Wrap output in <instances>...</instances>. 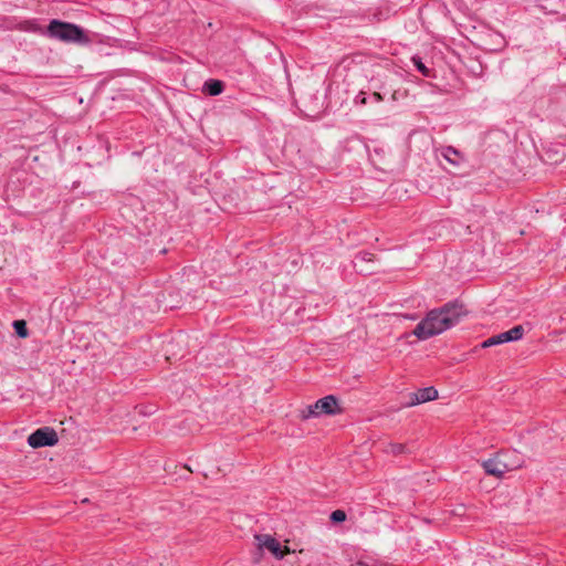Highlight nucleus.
Returning <instances> with one entry per match:
<instances>
[{
    "label": "nucleus",
    "instance_id": "nucleus-10",
    "mask_svg": "<svg viewBox=\"0 0 566 566\" xmlns=\"http://www.w3.org/2000/svg\"><path fill=\"white\" fill-rule=\"evenodd\" d=\"M374 261H375V255L373 253L359 252L355 255V259L353 262H354L355 269L358 270L359 272H368L369 270L365 269L363 266V264L366 262H374Z\"/></svg>",
    "mask_w": 566,
    "mask_h": 566
},
{
    "label": "nucleus",
    "instance_id": "nucleus-17",
    "mask_svg": "<svg viewBox=\"0 0 566 566\" xmlns=\"http://www.w3.org/2000/svg\"><path fill=\"white\" fill-rule=\"evenodd\" d=\"M353 566H368V565H367V564H365V563H363V562H358V563H356V564H355V565H353Z\"/></svg>",
    "mask_w": 566,
    "mask_h": 566
},
{
    "label": "nucleus",
    "instance_id": "nucleus-14",
    "mask_svg": "<svg viewBox=\"0 0 566 566\" xmlns=\"http://www.w3.org/2000/svg\"><path fill=\"white\" fill-rule=\"evenodd\" d=\"M406 450V447L401 443H390L387 452L392 453L395 455L403 453Z\"/></svg>",
    "mask_w": 566,
    "mask_h": 566
},
{
    "label": "nucleus",
    "instance_id": "nucleus-5",
    "mask_svg": "<svg viewBox=\"0 0 566 566\" xmlns=\"http://www.w3.org/2000/svg\"><path fill=\"white\" fill-rule=\"evenodd\" d=\"M254 539L256 542L259 553L268 551L276 559H282L285 554L290 553V549L286 546L283 547L281 543L270 534H255Z\"/></svg>",
    "mask_w": 566,
    "mask_h": 566
},
{
    "label": "nucleus",
    "instance_id": "nucleus-6",
    "mask_svg": "<svg viewBox=\"0 0 566 566\" xmlns=\"http://www.w3.org/2000/svg\"><path fill=\"white\" fill-rule=\"evenodd\" d=\"M57 433L51 427L39 428L28 437L29 446L34 449L42 447H53L57 443Z\"/></svg>",
    "mask_w": 566,
    "mask_h": 566
},
{
    "label": "nucleus",
    "instance_id": "nucleus-4",
    "mask_svg": "<svg viewBox=\"0 0 566 566\" xmlns=\"http://www.w3.org/2000/svg\"><path fill=\"white\" fill-rule=\"evenodd\" d=\"M509 455L507 452H499L493 458L482 461L481 465L486 474L502 478L506 472L520 467L507 461Z\"/></svg>",
    "mask_w": 566,
    "mask_h": 566
},
{
    "label": "nucleus",
    "instance_id": "nucleus-15",
    "mask_svg": "<svg viewBox=\"0 0 566 566\" xmlns=\"http://www.w3.org/2000/svg\"><path fill=\"white\" fill-rule=\"evenodd\" d=\"M331 520L334 522V523H340V522H344L346 520V513L342 510H335L334 512H332L331 514Z\"/></svg>",
    "mask_w": 566,
    "mask_h": 566
},
{
    "label": "nucleus",
    "instance_id": "nucleus-12",
    "mask_svg": "<svg viewBox=\"0 0 566 566\" xmlns=\"http://www.w3.org/2000/svg\"><path fill=\"white\" fill-rule=\"evenodd\" d=\"M14 332L21 338H27L29 336V331L27 328V323L23 319H17L12 323Z\"/></svg>",
    "mask_w": 566,
    "mask_h": 566
},
{
    "label": "nucleus",
    "instance_id": "nucleus-3",
    "mask_svg": "<svg viewBox=\"0 0 566 566\" xmlns=\"http://www.w3.org/2000/svg\"><path fill=\"white\" fill-rule=\"evenodd\" d=\"M342 412V409L338 405V400L335 396L328 395L325 396L315 403L307 406L306 410L303 411V419H308L311 417H319L322 415L334 416Z\"/></svg>",
    "mask_w": 566,
    "mask_h": 566
},
{
    "label": "nucleus",
    "instance_id": "nucleus-7",
    "mask_svg": "<svg viewBox=\"0 0 566 566\" xmlns=\"http://www.w3.org/2000/svg\"><path fill=\"white\" fill-rule=\"evenodd\" d=\"M523 334H524L523 326L516 325L506 332H503V333H500L492 337H489L488 339H485L482 343V347L486 348V347H491V346H495V345H500V344H504V343H509V342H513V340H518L523 337Z\"/></svg>",
    "mask_w": 566,
    "mask_h": 566
},
{
    "label": "nucleus",
    "instance_id": "nucleus-9",
    "mask_svg": "<svg viewBox=\"0 0 566 566\" xmlns=\"http://www.w3.org/2000/svg\"><path fill=\"white\" fill-rule=\"evenodd\" d=\"M441 154L442 157L454 167H460L464 161L463 155L451 146L443 148Z\"/></svg>",
    "mask_w": 566,
    "mask_h": 566
},
{
    "label": "nucleus",
    "instance_id": "nucleus-13",
    "mask_svg": "<svg viewBox=\"0 0 566 566\" xmlns=\"http://www.w3.org/2000/svg\"><path fill=\"white\" fill-rule=\"evenodd\" d=\"M411 60L418 72H420L423 76H430V70L424 65L419 56H413Z\"/></svg>",
    "mask_w": 566,
    "mask_h": 566
},
{
    "label": "nucleus",
    "instance_id": "nucleus-16",
    "mask_svg": "<svg viewBox=\"0 0 566 566\" xmlns=\"http://www.w3.org/2000/svg\"><path fill=\"white\" fill-rule=\"evenodd\" d=\"M374 97H375V99H376L377 102H379V101H381V99H382V97H381V95H380L379 93H374Z\"/></svg>",
    "mask_w": 566,
    "mask_h": 566
},
{
    "label": "nucleus",
    "instance_id": "nucleus-8",
    "mask_svg": "<svg viewBox=\"0 0 566 566\" xmlns=\"http://www.w3.org/2000/svg\"><path fill=\"white\" fill-rule=\"evenodd\" d=\"M438 398V390L434 387H426L419 389L417 392L411 394L409 406H415L428 402Z\"/></svg>",
    "mask_w": 566,
    "mask_h": 566
},
{
    "label": "nucleus",
    "instance_id": "nucleus-11",
    "mask_svg": "<svg viewBox=\"0 0 566 566\" xmlns=\"http://www.w3.org/2000/svg\"><path fill=\"white\" fill-rule=\"evenodd\" d=\"M223 83L219 80H209L205 83V91L211 95V96H217L219 94H221L223 92Z\"/></svg>",
    "mask_w": 566,
    "mask_h": 566
},
{
    "label": "nucleus",
    "instance_id": "nucleus-1",
    "mask_svg": "<svg viewBox=\"0 0 566 566\" xmlns=\"http://www.w3.org/2000/svg\"><path fill=\"white\" fill-rule=\"evenodd\" d=\"M465 315L467 311L461 303L449 302L428 312L426 317L415 327L412 334L419 340H427L455 326Z\"/></svg>",
    "mask_w": 566,
    "mask_h": 566
},
{
    "label": "nucleus",
    "instance_id": "nucleus-2",
    "mask_svg": "<svg viewBox=\"0 0 566 566\" xmlns=\"http://www.w3.org/2000/svg\"><path fill=\"white\" fill-rule=\"evenodd\" d=\"M44 34L51 39L65 43L86 45L92 42V38L90 36L88 32L81 27L56 19L49 23Z\"/></svg>",
    "mask_w": 566,
    "mask_h": 566
}]
</instances>
